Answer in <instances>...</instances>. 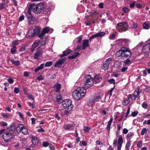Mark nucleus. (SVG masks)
<instances>
[{"label":"nucleus","instance_id":"obj_1","mask_svg":"<svg viewBox=\"0 0 150 150\" xmlns=\"http://www.w3.org/2000/svg\"><path fill=\"white\" fill-rule=\"evenodd\" d=\"M86 92L84 87L77 88L73 92V98L76 100H79L85 96Z\"/></svg>","mask_w":150,"mask_h":150},{"label":"nucleus","instance_id":"obj_2","mask_svg":"<svg viewBox=\"0 0 150 150\" xmlns=\"http://www.w3.org/2000/svg\"><path fill=\"white\" fill-rule=\"evenodd\" d=\"M117 57L124 59L131 56L132 53L128 49L125 47H122L120 50L117 52Z\"/></svg>","mask_w":150,"mask_h":150},{"label":"nucleus","instance_id":"obj_3","mask_svg":"<svg viewBox=\"0 0 150 150\" xmlns=\"http://www.w3.org/2000/svg\"><path fill=\"white\" fill-rule=\"evenodd\" d=\"M44 6L42 4H38L37 5L33 3L29 6L28 9L30 11H32L35 14H39L42 11Z\"/></svg>","mask_w":150,"mask_h":150},{"label":"nucleus","instance_id":"obj_4","mask_svg":"<svg viewBox=\"0 0 150 150\" xmlns=\"http://www.w3.org/2000/svg\"><path fill=\"white\" fill-rule=\"evenodd\" d=\"M14 131L12 129H8L5 132L3 135V139L6 142H8L13 139Z\"/></svg>","mask_w":150,"mask_h":150},{"label":"nucleus","instance_id":"obj_5","mask_svg":"<svg viewBox=\"0 0 150 150\" xmlns=\"http://www.w3.org/2000/svg\"><path fill=\"white\" fill-rule=\"evenodd\" d=\"M128 26V23L126 22H120L117 24L116 28L120 32H122L126 31Z\"/></svg>","mask_w":150,"mask_h":150},{"label":"nucleus","instance_id":"obj_6","mask_svg":"<svg viewBox=\"0 0 150 150\" xmlns=\"http://www.w3.org/2000/svg\"><path fill=\"white\" fill-rule=\"evenodd\" d=\"M93 83V80L91 76L87 75L85 77V82L84 83V88H88L91 87Z\"/></svg>","mask_w":150,"mask_h":150},{"label":"nucleus","instance_id":"obj_7","mask_svg":"<svg viewBox=\"0 0 150 150\" xmlns=\"http://www.w3.org/2000/svg\"><path fill=\"white\" fill-rule=\"evenodd\" d=\"M40 32V28L39 27H36L35 29H30L27 35L29 37H33L36 34H38Z\"/></svg>","mask_w":150,"mask_h":150},{"label":"nucleus","instance_id":"obj_8","mask_svg":"<svg viewBox=\"0 0 150 150\" xmlns=\"http://www.w3.org/2000/svg\"><path fill=\"white\" fill-rule=\"evenodd\" d=\"M26 17L27 18L28 22L31 24H33L35 21V18L31 13V11L28 9L27 12L26 14Z\"/></svg>","mask_w":150,"mask_h":150},{"label":"nucleus","instance_id":"obj_9","mask_svg":"<svg viewBox=\"0 0 150 150\" xmlns=\"http://www.w3.org/2000/svg\"><path fill=\"white\" fill-rule=\"evenodd\" d=\"M53 31V30L51 28L49 27H46L43 29L41 33L39 35L38 37L42 38L45 34L49 33H51Z\"/></svg>","mask_w":150,"mask_h":150},{"label":"nucleus","instance_id":"obj_10","mask_svg":"<svg viewBox=\"0 0 150 150\" xmlns=\"http://www.w3.org/2000/svg\"><path fill=\"white\" fill-rule=\"evenodd\" d=\"M140 93L138 91H135L133 94H129L127 98L129 100L131 99L132 100H134L137 98H139V94Z\"/></svg>","mask_w":150,"mask_h":150},{"label":"nucleus","instance_id":"obj_11","mask_svg":"<svg viewBox=\"0 0 150 150\" xmlns=\"http://www.w3.org/2000/svg\"><path fill=\"white\" fill-rule=\"evenodd\" d=\"M72 101L71 100L67 99L64 100L63 102L62 105L64 108H69V107H72V108H73V105H72Z\"/></svg>","mask_w":150,"mask_h":150},{"label":"nucleus","instance_id":"obj_12","mask_svg":"<svg viewBox=\"0 0 150 150\" xmlns=\"http://www.w3.org/2000/svg\"><path fill=\"white\" fill-rule=\"evenodd\" d=\"M81 47L80 46H77L76 49L75 50L74 54L69 56L68 57L69 58V59H72L75 58L78 56L79 54V52L80 50Z\"/></svg>","mask_w":150,"mask_h":150},{"label":"nucleus","instance_id":"obj_13","mask_svg":"<svg viewBox=\"0 0 150 150\" xmlns=\"http://www.w3.org/2000/svg\"><path fill=\"white\" fill-rule=\"evenodd\" d=\"M105 34V33L104 32H100L92 35L89 38V39L90 40H91L92 39L96 38L97 37H102L104 36Z\"/></svg>","mask_w":150,"mask_h":150},{"label":"nucleus","instance_id":"obj_14","mask_svg":"<svg viewBox=\"0 0 150 150\" xmlns=\"http://www.w3.org/2000/svg\"><path fill=\"white\" fill-rule=\"evenodd\" d=\"M123 139L121 135H120L118 139L117 150H120L123 143Z\"/></svg>","mask_w":150,"mask_h":150},{"label":"nucleus","instance_id":"obj_15","mask_svg":"<svg viewBox=\"0 0 150 150\" xmlns=\"http://www.w3.org/2000/svg\"><path fill=\"white\" fill-rule=\"evenodd\" d=\"M43 54L42 51L41 50L37 51L35 53L33 57L36 59H38Z\"/></svg>","mask_w":150,"mask_h":150},{"label":"nucleus","instance_id":"obj_16","mask_svg":"<svg viewBox=\"0 0 150 150\" xmlns=\"http://www.w3.org/2000/svg\"><path fill=\"white\" fill-rule=\"evenodd\" d=\"M66 59L65 58H63L59 60H58L55 62L54 65L55 67H60L65 61Z\"/></svg>","mask_w":150,"mask_h":150},{"label":"nucleus","instance_id":"obj_17","mask_svg":"<svg viewBox=\"0 0 150 150\" xmlns=\"http://www.w3.org/2000/svg\"><path fill=\"white\" fill-rule=\"evenodd\" d=\"M89 41L88 39H84L83 41L82 44V48L83 50L85 49L88 46Z\"/></svg>","mask_w":150,"mask_h":150},{"label":"nucleus","instance_id":"obj_18","mask_svg":"<svg viewBox=\"0 0 150 150\" xmlns=\"http://www.w3.org/2000/svg\"><path fill=\"white\" fill-rule=\"evenodd\" d=\"M40 43L39 40H36L33 43L31 50L33 52L35 50V48Z\"/></svg>","mask_w":150,"mask_h":150},{"label":"nucleus","instance_id":"obj_19","mask_svg":"<svg viewBox=\"0 0 150 150\" xmlns=\"http://www.w3.org/2000/svg\"><path fill=\"white\" fill-rule=\"evenodd\" d=\"M71 52V50H70L69 49L67 50H66L63 52V54H61L59 56L60 57H62L64 56H66L69 54H70Z\"/></svg>","mask_w":150,"mask_h":150},{"label":"nucleus","instance_id":"obj_20","mask_svg":"<svg viewBox=\"0 0 150 150\" xmlns=\"http://www.w3.org/2000/svg\"><path fill=\"white\" fill-rule=\"evenodd\" d=\"M24 127L23 125L22 124H19L16 128V130L18 132H21V130Z\"/></svg>","mask_w":150,"mask_h":150},{"label":"nucleus","instance_id":"obj_21","mask_svg":"<svg viewBox=\"0 0 150 150\" xmlns=\"http://www.w3.org/2000/svg\"><path fill=\"white\" fill-rule=\"evenodd\" d=\"M73 108H72V107H69L65 108V110L64 111V114L67 115H68L70 113V112L71 110Z\"/></svg>","mask_w":150,"mask_h":150},{"label":"nucleus","instance_id":"obj_22","mask_svg":"<svg viewBox=\"0 0 150 150\" xmlns=\"http://www.w3.org/2000/svg\"><path fill=\"white\" fill-rule=\"evenodd\" d=\"M90 16H94L97 15L99 14V12L97 11L93 10L89 13Z\"/></svg>","mask_w":150,"mask_h":150},{"label":"nucleus","instance_id":"obj_23","mask_svg":"<svg viewBox=\"0 0 150 150\" xmlns=\"http://www.w3.org/2000/svg\"><path fill=\"white\" fill-rule=\"evenodd\" d=\"M149 50L150 51V43L146 44L145 46H144L143 48V52H146L145 50Z\"/></svg>","mask_w":150,"mask_h":150},{"label":"nucleus","instance_id":"obj_24","mask_svg":"<svg viewBox=\"0 0 150 150\" xmlns=\"http://www.w3.org/2000/svg\"><path fill=\"white\" fill-rule=\"evenodd\" d=\"M113 120V118L112 117L110 120L108 122L107 127H106V129L108 131H109L110 129V127L111 125V123L112 122Z\"/></svg>","mask_w":150,"mask_h":150},{"label":"nucleus","instance_id":"obj_25","mask_svg":"<svg viewBox=\"0 0 150 150\" xmlns=\"http://www.w3.org/2000/svg\"><path fill=\"white\" fill-rule=\"evenodd\" d=\"M56 99L59 104H60L62 103V96L59 94H57L56 96Z\"/></svg>","mask_w":150,"mask_h":150},{"label":"nucleus","instance_id":"obj_26","mask_svg":"<svg viewBox=\"0 0 150 150\" xmlns=\"http://www.w3.org/2000/svg\"><path fill=\"white\" fill-rule=\"evenodd\" d=\"M73 127V125L72 124H68L65 125L64 126V128L66 130H68L71 129Z\"/></svg>","mask_w":150,"mask_h":150},{"label":"nucleus","instance_id":"obj_27","mask_svg":"<svg viewBox=\"0 0 150 150\" xmlns=\"http://www.w3.org/2000/svg\"><path fill=\"white\" fill-rule=\"evenodd\" d=\"M143 27L144 29H147L150 28V23L145 22L143 24Z\"/></svg>","mask_w":150,"mask_h":150},{"label":"nucleus","instance_id":"obj_28","mask_svg":"<svg viewBox=\"0 0 150 150\" xmlns=\"http://www.w3.org/2000/svg\"><path fill=\"white\" fill-rule=\"evenodd\" d=\"M32 142L34 144H37L38 143V140L37 138L33 137H32Z\"/></svg>","mask_w":150,"mask_h":150},{"label":"nucleus","instance_id":"obj_29","mask_svg":"<svg viewBox=\"0 0 150 150\" xmlns=\"http://www.w3.org/2000/svg\"><path fill=\"white\" fill-rule=\"evenodd\" d=\"M102 79L101 77L99 75H97L95 77V81L96 83H98Z\"/></svg>","mask_w":150,"mask_h":150},{"label":"nucleus","instance_id":"obj_30","mask_svg":"<svg viewBox=\"0 0 150 150\" xmlns=\"http://www.w3.org/2000/svg\"><path fill=\"white\" fill-rule=\"evenodd\" d=\"M9 61L16 66H18L20 64L19 61L18 60L15 61L13 59H9Z\"/></svg>","mask_w":150,"mask_h":150},{"label":"nucleus","instance_id":"obj_31","mask_svg":"<svg viewBox=\"0 0 150 150\" xmlns=\"http://www.w3.org/2000/svg\"><path fill=\"white\" fill-rule=\"evenodd\" d=\"M54 88L56 91L58 92L61 89V85L59 83L55 85Z\"/></svg>","mask_w":150,"mask_h":150},{"label":"nucleus","instance_id":"obj_32","mask_svg":"<svg viewBox=\"0 0 150 150\" xmlns=\"http://www.w3.org/2000/svg\"><path fill=\"white\" fill-rule=\"evenodd\" d=\"M44 64H40V66L38 67L35 68L34 71L35 72H37L38 71L42 69L43 68Z\"/></svg>","mask_w":150,"mask_h":150},{"label":"nucleus","instance_id":"obj_33","mask_svg":"<svg viewBox=\"0 0 150 150\" xmlns=\"http://www.w3.org/2000/svg\"><path fill=\"white\" fill-rule=\"evenodd\" d=\"M21 132L23 134H27L28 133V130L26 127H25L24 126Z\"/></svg>","mask_w":150,"mask_h":150},{"label":"nucleus","instance_id":"obj_34","mask_svg":"<svg viewBox=\"0 0 150 150\" xmlns=\"http://www.w3.org/2000/svg\"><path fill=\"white\" fill-rule=\"evenodd\" d=\"M16 114L18 115L20 118V119L21 120H23L24 119V117L23 114L20 112L17 111L16 112Z\"/></svg>","mask_w":150,"mask_h":150},{"label":"nucleus","instance_id":"obj_35","mask_svg":"<svg viewBox=\"0 0 150 150\" xmlns=\"http://www.w3.org/2000/svg\"><path fill=\"white\" fill-rule=\"evenodd\" d=\"M101 97H102L100 96H97L94 98L93 100V101L94 102H98L100 100Z\"/></svg>","mask_w":150,"mask_h":150},{"label":"nucleus","instance_id":"obj_36","mask_svg":"<svg viewBox=\"0 0 150 150\" xmlns=\"http://www.w3.org/2000/svg\"><path fill=\"white\" fill-rule=\"evenodd\" d=\"M112 60V59L111 58H110L107 59L105 62L109 66L111 63Z\"/></svg>","mask_w":150,"mask_h":150},{"label":"nucleus","instance_id":"obj_37","mask_svg":"<svg viewBox=\"0 0 150 150\" xmlns=\"http://www.w3.org/2000/svg\"><path fill=\"white\" fill-rule=\"evenodd\" d=\"M109 66L104 62L103 64L102 69L104 70H107L108 69Z\"/></svg>","mask_w":150,"mask_h":150},{"label":"nucleus","instance_id":"obj_38","mask_svg":"<svg viewBox=\"0 0 150 150\" xmlns=\"http://www.w3.org/2000/svg\"><path fill=\"white\" fill-rule=\"evenodd\" d=\"M16 47V46H13V47L11 49V52L13 54H15L16 52L17 51L15 49Z\"/></svg>","mask_w":150,"mask_h":150},{"label":"nucleus","instance_id":"obj_39","mask_svg":"<svg viewBox=\"0 0 150 150\" xmlns=\"http://www.w3.org/2000/svg\"><path fill=\"white\" fill-rule=\"evenodd\" d=\"M52 64V61H49L46 62L45 64V67H50Z\"/></svg>","mask_w":150,"mask_h":150},{"label":"nucleus","instance_id":"obj_40","mask_svg":"<svg viewBox=\"0 0 150 150\" xmlns=\"http://www.w3.org/2000/svg\"><path fill=\"white\" fill-rule=\"evenodd\" d=\"M130 103V100H129L128 99L127 100H124L122 103V104L126 106L128 104Z\"/></svg>","mask_w":150,"mask_h":150},{"label":"nucleus","instance_id":"obj_41","mask_svg":"<svg viewBox=\"0 0 150 150\" xmlns=\"http://www.w3.org/2000/svg\"><path fill=\"white\" fill-rule=\"evenodd\" d=\"M91 128L87 127H84L83 130L86 132H88Z\"/></svg>","mask_w":150,"mask_h":150},{"label":"nucleus","instance_id":"obj_42","mask_svg":"<svg viewBox=\"0 0 150 150\" xmlns=\"http://www.w3.org/2000/svg\"><path fill=\"white\" fill-rule=\"evenodd\" d=\"M138 114V112L137 111H135L132 112L131 114V115L132 117L136 116Z\"/></svg>","mask_w":150,"mask_h":150},{"label":"nucleus","instance_id":"obj_43","mask_svg":"<svg viewBox=\"0 0 150 150\" xmlns=\"http://www.w3.org/2000/svg\"><path fill=\"white\" fill-rule=\"evenodd\" d=\"M147 131V129L146 128H144L142 130L141 132V134L142 135H143L145 134L146 132Z\"/></svg>","mask_w":150,"mask_h":150},{"label":"nucleus","instance_id":"obj_44","mask_svg":"<svg viewBox=\"0 0 150 150\" xmlns=\"http://www.w3.org/2000/svg\"><path fill=\"white\" fill-rule=\"evenodd\" d=\"M4 3H1V6H0V10H1L4 8H5L4 7V3L5 1V0H4ZM6 7H5L6 8Z\"/></svg>","mask_w":150,"mask_h":150},{"label":"nucleus","instance_id":"obj_45","mask_svg":"<svg viewBox=\"0 0 150 150\" xmlns=\"http://www.w3.org/2000/svg\"><path fill=\"white\" fill-rule=\"evenodd\" d=\"M108 111V109L107 108H106L104 110H103L101 113L104 115H105L106 113V112Z\"/></svg>","mask_w":150,"mask_h":150},{"label":"nucleus","instance_id":"obj_46","mask_svg":"<svg viewBox=\"0 0 150 150\" xmlns=\"http://www.w3.org/2000/svg\"><path fill=\"white\" fill-rule=\"evenodd\" d=\"M122 11L125 13H127L129 11V9L128 8L125 7L123 8Z\"/></svg>","mask_w":150,"mask_h":150},{"label":"nucleus","instance_id":"obj_47","mask_svg":"<svg viewBox=\"0 0 150 150\" xmlns=\"http://www.w3.org/2000/svg\"><path fill=\"white\" fill-rule=\"evenodd\" d=\"M137 146L139 147H141L142 146V142L141 141H139L137 144Z\"/></svg>","mask_w":150,"mask_h":150},{"label":"nucleus","instance_id":"obj_48","mask_svg":"<svg viewBox=\"0 0 150 150\" xmlns=\"http://www.w3.org/2000/svg\"><path fill=\"white\" fill-rule=\"evenodd\" d=\"M134 135V133L132 132H130L127 135V137L128 138H130L131 137L133 136Z\"/></svg>","mask_w":150,"mask_h":150},{"label":"nucleus","instance_id":"obj_49","mask_svg":"<svg viewBox=\"0 0 150 150\" xmlns=\"http://www.w3.org/2000/svg\"><path fill=\"white\" fill-rule=\"evenodd\" d=\"M19 44V42L18 40H15L12 42V45L13 46H16Z\"/></svg>","mask_w":150,"mask_h":150},{"label":"nucleus","instance_id":"obj_50","mask_svg":"<svg viewBox=\"0 0 150 150\" xmlns=\"http://www.w3.org/2000/svg\"><path fill=\"white\" fill-rule=\"evenodd\" d=\"M30 74V72L27 71H25L24 72L23 75L25 77H27L29 76Z\"/></svg>","mask_w":150,"mask_h":150},{"label":"nucleus","instance_id":"obj_51","mask_svg":"<svg viewBox=\"0 0 150 150\" xmlns=\"http://www.w3.org/2000/svg\"><path fill=\"white\" fill-rule=\"evenodd\" d=\"M80 146H86V143L85 141H82L80 142Z\"/></svg>","mask_w":150,"mask_h":150},{"label":"nucleus","instance_id":"obj_52","mask_svg":"<svg viewBox=\"0 0 150 150\" xmlns=\"http://www.w3.org/2000/svg\"><path fill=\"white\" fill-rule=\"evenodd\" d=\"M142 106L144 109H146L147 108L148 106L146 103H144L142 104Z\"/></svg>","mask_w":150,"mask_h":150},{"label":"nucleus","instance_id":"obj_53","mask_svg":"<svg viewBox=\"0 0 150 150\" xmlns=\"http://www.w3.org/2000/svg\"><path fill=\"white\" fill-rule=\"evenodd\" d=\"M42 145L43 146L46 147L49 145V143L47 142H44L42 143Z\"/></svg>","mask_w":150,"mask_h":150},{"label":"nucleus","instance_id":"obj_54","mask_svg":"<svg viewBox=\"0 0 150 150\" xmlns=\"http://www.w3.org/2000/svg\"><path fill=\"white\" fill-rule=\"evenodd\" d=\"M108 82L111 83L113 84L115 83V80L114 79H111L109 80Z\"/></svg>","mask_w":150,"mask_h":150},{"label":"nucleus","instance_id":"obj_55","mask_svg":"<svg viewBox=\"0 0 150 150\" xmlns=\"http://www.w3.org/2000/svg\"><path fill=\"white\" fill-rule=\"evenodd\" d=\"M19 90L18 88L17 87H15L14 88V92L16 93V94L18 93H19Z\"/></svg>","mask_w":150,"mask_h":150},{"label":"nucleus","instance_id":"obj_56","mask_svg":"<svg viewBox=\"0 0 150 150\" xmlns=\"http://www.w3.org/2000/svg\"><path fill=\"white\" fill-rule=\"evenodd\" d=\"M8 81L10 84H12L13 82V80L11 78H9Z\"/></svg>","mask_w":150,"mask_h":150},{"label":"nucleus","instance_id":"obj_57","mask_svg":"<svg viewBox=\"0 0 150 150\" xmlns=\"http://www.w3.org/2000/svg\"><path fill=\"white\" fill-rule=\"evenodd\" d=\"M44 78L43 76L41 75L39 76L37 78V79L39 81L42 80Z\"/></svg>","mask_w":150,"mask_h":150},{"label":"nucleus","instance_id":"obj_58","mask_svg":"<svg viewBox=\"0 0 150 150\" xmlns=\"http://www.w3.org/2000/svg\"><path fill=\"white\" fill-rule=\"evenodd\" d=\"M28 98L29 99H31L33 100H34V99L33 97V96L31 94H28L27 95Z\"/></svg>","mask_w":150,"mask_h":150},{"label":"nucleus","instance_id":"obj_59","mask_svg":"<svg viewBox=\"0 0 150 150\" xmlns=\"http://www.w3.org/2000/svg\"><path fill=\"white\" fill-rule=\"evenodd\" d=\"M131 145V142L130 141H128L127 142L126 147L127 148H129Z\"/></svg>","mask_w":150,"mask_h":150},{"label":"nucleus","instance_id":"obj_60","mask_svg":"<svg viewBox=\"0 0 150 150\" xmlns=\"http://www.w3.org/2000/svg\"><path fill=\"white\" fill-rule=\"evenodd\" d=\"M128 130L126 128H124L123 130V133L124 134H126L128 132Z\"/></svg>","mask_w":150,"mask_h":150},{"label":"nucleus","instance_id":"obj_61","mask_svg":"<svg viewBox=\"0 0 150 150\" xmlns=\"http://www.w3.org/2000/svg\"><path fill=\"white\" fill-rule=\"evenodd\" d=\"M145 90L147 92H150V86H146Z\"/></svg>","mask_w":150,"mask_h":150},{"label":"nucleus","instance_id":"obj_62","mask_svg":"<svg viewBox=\"0 0 150 150\" xmlns=\"http://www.w3.org/2000/svg\"><path fill=\"white\" fill-rule=\"evenodd\" d=\"M128 68L127 67H124L122 68L121 69V71L122 72H124Z\"/></svg>","mask_w":150,"mask_h":150},{"label":"nucleus","instance_id":"obj_63","mask_svg":"<svg viewBox=\"0 0 150 150\" xmlns=\"http://www.w3.org/2000/svg\"><path fill=\"white\" fill-rule=\"evenodd\" d=\"M24 19V16H20L19 18V21H22Z\"/></svg>","mask_w":150,"mask_h":150},{"label":"nucleus","instance_id":"obj_64","mask_svg":"<svg viewBox=\"0 0 150 150\" xmlns=\"http://www.w3.org/2000/svg\"><path fill=\"white\" fill-rule=\"evenodd\" d=\"M130 62V60L128 58L124 62V63L125 64H128Z\"/></svg>","mask_w":150,"mask_h":150}]
</instances>
